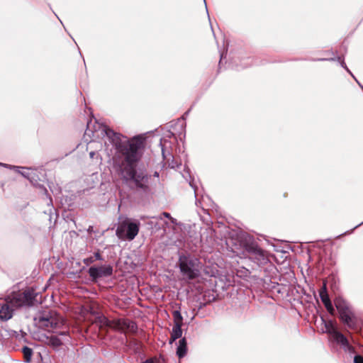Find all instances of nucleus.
I'll list each match as a JSON object with an SVG mask.
<instances>
[{"label":"nucleus","mask_w":363,"mask_h":363,"mask_svg":"<svg viewBox=\"0 0 363 363\" xmlns=\"http://www.w3.org/2000/svg\"><path fill=\"white\" fill-rule=\"evenodd\" d=\"M103 132L116 150L113 157V167L118 174L125 183L132 182L137 189L147 192V174L136 170L137 163L142 156L143 140L138 137L128 140L107 127L103 128Z\"/></svg>","instance_id":"1"},{"label":"nucleus","mask_w":363,"mask_h":363,"mask_svg":"<svg viewBox=\"0 0 363 363\" xmlns=\"http://www.w3.org/2000/svg\"><path fill=\"white\" fill-rule=\"evenodd\" d=\"M38 293L32 288L23 292H13L6 300L0 301V319H10L15 308L30 306L38 303Z\"/></svg>","instance_id":"2"},{"label":"nucleus","mask_w":363,"mask_h":363,"mask_svg":"<svg viewBox=\"0 0 363 363\" xmlns=\"http://www.w3.org/2000/svg\"><path fill=\"white\" fill-rule=\"evenodd\" d=\"M179 267L182 276L187 279H194L199 275L200 261L191 255H180Z\"/></svg>","instance_id":"3"},{"label":"nucleus","mask_w":363,"mask_h":363,"mask_svg":"<svg viewBox=\"0 0 363 363\" xmlns=\"http://www.w3.org/2000/svg\"><path fill=\"white\" fill-rule=\"evenodd\" d=\"M96 321L99 323L101 326H107L121 333H125L127 331L135 333L138 329L135 322L126 318L109 320L104 315H101L96 318Z\"/></svg>","instance_id":"4"},{"label":"nucleus","mask_w":363,"mask_h":363,"mask_svg":"<svg viewBox=\"0 0 363 363\" xmlns=\"http://www.w3.org/2000/svg\"><path fill=\"white\" fill-rule=\"evenodd\" d=\"M34 320L39 327L47 330L59 328L64 324L63 318L54 311L39 313Z\"/></svg>","instance_id":"5"},{"label":"nucleus","mask_w":363,"mask_h":363,"mask_svg":"<svg viewBox=\"0 0 363 363\" xmlns=\"http://www.w3.org/2000/svg\"><path fill=\"white\" fill-rule=\"evenodd\" d=\"M140 230V223L133 221L128 218L121 220L116 230L117 237L123 240H133L138 234Z\"/></svg>","instance_id":"6"},{"label":"nucleus","mask_w":363,"mask_h":363,"mask_svg":"<svg viewBox=\"0 0 363 363\" xmlns=\"http://www.w3.org/2000/svg\"><path fill=\"white\" fill-rule=\"evenodd\" d=\"M335 307L339 312L340 320L351 329L357 328V318L350 308L347 301L341 297H337L334 301Z\"/></svg>","instance_id":"7"},{"label":"nucleus","mask_w":363,"mask_h":363,"mask_svg":"<svg viewBox=\"0 0 363 363\" xmlns=\"http://www.w3.org/2000/svg\"><path fill=\"white\" fill-rule=\"evenodd\" d=\"M245 250L249 254L250 258L258 265L264 264L269 261L267 252L255 242L247 243Z\"/></svg>","instance_id":"8"},{"label":"nucleus","mask_w":363,"mask_h":363,"mask_svg":"<svg viewBox=\"0 0 363 363\" xmlns=\"http://www.w3.org/2000/svg\"><path fill=\"white\" fill-rule=\"evenodd\" d=\"M113 267L111 264H104L99 267H91L88 273L92 281H97L102 277H111L113 274Z\"/></svg>","instance_id":"9"},{"label":"nucleus","mask_w":363,"mask_h":363,"mask_svg":"<svg viewBox=\"0 0 363 363\" xmlns=\"http://www.w3.org/2000/svg\"><path fill=\"white\" fill-rule=\"evenodd\" d=\"M334 335L332 337L334 341L341 345L344 350L347 352H352L353 347L350 345L347 338L340 332H333Z\"/></svg>","instance_id":"10"},{"label":"nucleus","mask_w":363,"mask_h":363,"mask_svg":"<svg viewBox=\"0 0 363 363\" xmlns=\"http://www.w3.org/2000/svg\"><path fill=\"white\" fill-rule=\"evenodd\" d=\"M182 325H179V324H174L171 332V337L169 341V344H172L176 340L182 337Z\"/></svg>","instance_id":"11"},{"label":"nucleus","mask_w":363,"mask_h":363,"mask_svg":"<svg viewBox=\"0 0 363 363\" xmlns=\"http://www.w3.org/2000/svg\"><path fill=\"white\" fill-rule=\"evenodd\" d=\"M186 340L185 337H183L179 341V345L177 349V354L179 358H182L186 354Z\"/></svg>","instance_id":"12"},{"label":"nucleus","mask_w":363,"mask_h":363,"mask_svg":"<svg viewBox=\"0 0 363 363\" xmlns=\"http://www.w3.org/2000/svg\"><path fill=\"white\" fill-rule=\"evenodd\" d=\"M320 298L322 302L323 303L328 312L331 315H334L335 309L333 306V304L330 301L328 294H323V296H320Z\"/></svg>","instance_id":"13"},{"label":"nucleus","mask_w":363,"mask_h":363,"mask_svg":"<svg viewBox=\"0 0 363 363\" xmlns=\"http://www.w3.org/2000/svg\"><path fill=\"white\" fill-rule=\"evenodd\" d=\"M326 332L333 337L334 335L333 332H339L336 327L334 325L332 320H329L325 323Z\"/></svg>","instance_id":"14"},{"label":"nucleus","mask_w":363,"mask_h":363,"mask_svg":"<svg viewBox=\"0 0 363 363\" xmlns=\"http://www.w3.org/2000/svg\"><path fill=\"white\" fill-rule=\"evenodd\" d=\"M172 315L174 318V324H179V325H182L183 318L181 313L179 311H174Z\"/></svg>","instance_id":"15"},{"label":"nucleus","mask_w":363,"mask_h":363,"mask_svg":"<svg viewBox=\"0 0 363 363\" xmlns=\"http://www.w3.org/2000/svg\"><path fill=\"white\" fill-rule=\"evenodd\" d=\"M49 344L50 345H52L53 347H58L62 343L61 340L59 337H57L56 336H54V335H52L49 338Z\"/></svg>","instance_id":"16"},{"label":"nucleus","mask_w":363,"mask_h":363,"mask_svg":"<svg viewBox=\"0 0 363 363\" xmlns=\"http://www.w3.org/2000/svg\"><path fill=\"white\" fill-rule=\"evenodd\" d=\"M23 352L25 356V358L26 359V361L29 362L32 353H33L32 349H30V347H24L23 348Z\"/></svg>","instance_id":"17"},{"label":"nucleus","mask_w":363,"mask_h":363,"mask_svg":"<svg viewBox=\"0 0 363 363\" xmlns=\"http://www.w3.org/2000/svg\"><path fill=\"white\" fill-rule=\"evenodd\" d=\"M11 168H13V169H15L19 174H21L22 176H23L24 177L27 178V179H30L29 177V173L28 171H21L19 169L20 167H16V166H13V167H11Z\"/></svg>","instance_id":"18"},{"label":"nucleus","mask_w":363,"mask_h":363,"mask_svg":"<svg viewBox=\"0 0 363 363\" xmlns=\"http://www.w3.org/2000/svg\"><path fill=\"white\" fill-rule=\"evenodd\" d=\"M167 140L166 139H161L160 145L162 147V152L164 157H165L164 149L167 147Z\"/></svg>","instance_id":"19"},{"label":"nucleus","mask_w":363,"mask_h":363,"mask_svg":"<svg viewBox=\"0 0 363 363\" xmlns=\"http://www.w3.org/2000/svg\"><path fill=\"white\" fill-rule=\"evenodd\" d=\"M95 262L94 259V257H87V258H85L84 260H83V262L86 265V266H89V264L94 263Z\"/></svg>","instance_id":"20"},{"label":"nucleus","mask_w":363,"mask_h":363,"mask_svg":"<svg viewBox=\"0 0 363 363\" xmlns=\"http://www.w3.org/2000/svg\"><path fill=\"white\" fill-rule=\"evenodd\" d=\"M354 363H363V357L360 355H356L354 358Z\"/></svg>","instance_id":"21"},{"label":"nucleus","mask_w":363,"mask_h":363,"mask_svg":"<svg viewBox=\"0 0 363 363\" xmlns=\"http://www.w3.org/2000/svg\"><path fill=\"white\" fill-rule=\"evenodd\" d=\"M323 294H328L327 288L325 284H323L322 289L320 290L319 295L323 296Z\"/></svg>","instance_id":"22"},{"label":"nucleus","mask_w":363,"mask_h":363,"mask_svg":"<svg viewBox=\"0 0 363 363\" xmlns=\"http://www.w3.org/2000/svg\"><path fill=\"white\" fill-rule=\"evenodd\" d=\"M93 257H94V259L95 261L96 260H100V261L103 260V258H102L101 254L99 253V252H95Z\"/></svg>","instance_id":"23"},{"label":"nucleus","mask_w":363,"mask_h":363,"mask_svg":"<svg viewBox=\"0 0 363 363\" xmlns=\"http://www.w3.org/2000/svg\"><path fill=\"white\" fill-rule=\"evenodd\" d=\"M180 165H181V163H178L177 162H174V160H172V162L171 163H169V166L173 169L176 168V167H179Z\"/></svg>","instance_id":"24"},{"label":"nucleus","mask_w":363,"mask_h":363,"mask_svg":"<svg viewBox=\"0 0 363 363\" xmlns=\"http://www.w3.org/2000/svg\"><path fill=\"white\" fill-rule=\"evenodd\" d=\"M143 363H159V361L157 359H156L150 358V359H146Z\"/></svg>","instance_id":"25"},{"label":"nucleus","mask_w":363,"mask_h":363,"mask_svg":"<svg viewBox=\"0 0 363 363\" xmlns=\"http://www.w3.org/2000/svg\"><path fill=\"white\" fill-rule=\"evenodd\" d=\"M341 66H342L343 68H345V69H346V70H347V72H349V73H350V74H351V75L354 78V77L352 75V74L351 73V72L350 71V69L347 68V65H346L345 62L343 60L341 62Z\"/></svg>","instance_id":"26"},{"label":"nucleus","mask_w":363,"mask_h":363,"mask_svg":"<svg viewBox=\"0 0 363 363\" xmlns=\"http://www.w3.org/2000/svg\"><path fill=\"white\" fill-rule=\"evenodd\" d=\"M162 216H164L165 218H167L170 219L172 218L171 215L169 213L163 212Z\"/></svg>","instance_id":"27"},{"label":"nucleus","mask_w":363,"mask_h":363,"mask_svg":"<svg viewBox=\"0 0 363 363\" xmlns=\"http://www.w3.org/2000/svg\"><path fill=\"white\" fill-rule=\"evenodd\" d=\"M96 155V152L94 151H91L89 152V156L91 159L94 157V155Z\"/></svg>","instance_id":"28"},{"label":"nucleus","mask_w":363,"mask_h":363,"mask_svg":"<svg viewBox=\"0 0 363 363\" xmlns=\"http://www.w3.org/2000/svg\"><path fill=\"white\" fill-rule=\"evenodd\" d=\"M169 220H171L172 223H173L174 225L177 224V220L175 218L172 217Z\"/></svg>","instance_id":"29"},{"label":"nucleus","mask_w":363,"mask_h":363,"mask_svg":"<svg viewBox=\"0 0 363 363\" xmlns=\"http://www.w3.org/2000/svg\"><path fill=\"white\" fill-rule=\"evenodd\" d=\"M354 79L357 81V82L359 84V85L361 86V88L363 89V86L359 83V82L354 78Z\"/></svg>","instance_id":"30"},{"label":"nucleus","mask_w":363,"mask_h":363,"mask_svg":"<svg viewBox=\"0 0 363 363\" xmlns=\"http://www.w3.org/2000/svg\"><path fill=\"white\" fill-rule=\"evenodd\" d=\"M0 165L7 166L6 164H4L2 163H0Z\"/></svg>","instance_id":"31"},{"label":"nucleus","mask_w":363,"mask_h":363,"mask_svg":"<svg viewBox=\"0 0 363 363\" xmlns=\"http://www.w3.org/2000/svg\"><path fill=\"white\" fill-rule=\"evenodd\" d=\"M362 223H363V221H362Z\"/></svg>","instance_id":"32"},{"label":"nucleus","mask_w":363,"mask_h":363,"mask_svg":"<svg viewBox=\"0 0 363 363\" xmlns=\"http://www.w3.org/2000/svg\"><path fill=\"white\" fill-rule=\"evenodd\" d=\"M362 223H363V221H362Z\"/></svg>","instance_id":"33"},{"label":"nucleus","mask_w":363,"mask_h":363,"mask_svg":"<svg viewBox=\"0 0 363 363\" xmlns=\"http://www.w3.org/2000/svg\"><path fill=\"white\" fill-rule=\"evenodd\" d=\"M362 223H363V221H362Z\"/></svg>","instance_id":"34"},{"label":"nucleus","mask_w":363,"mask_h":363,"mask_svg":"<svg viewBox=\"0 0 363 363\" xmlns=\"http://www.w3.org/2000/svg\"><path fill=\"white\" fill-rule=\"evenodd\" d=\"M362 223H363V221H362Z\"/></svg>","instance_id":"35"}]
</instances>
